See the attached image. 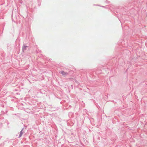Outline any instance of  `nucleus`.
Wrapping results in <instances>:
<instances>
[{
  "label": "nucleus",
  "instance_id": "obj_3",
  "mask_svg": "<svg viewBox=\"0 0 147 147\" xmlns=\"http://www.w3.org/2000/svg\"><path fill=\"white\" fill-rule=\"evenodd\" d=\"M23 129L22 130L20 131V134L19 136V138L21 136L22 134H23Z\"/></svg>",
  "mask_w": 147,
  "mask_h": 147
},
{
  "label": "nucleus",
  "instance_id": "obj_1",
  "mask_svg": "<svg viewBox=\"0 0 147 147\" xmlns=\"http://www.w3.org/2000/svg\"><path fill=\"white\" fill-rule=\"evenodd\" d=\"M61 73L63 76H66L68 74V73L65 72L63 71H61Z\"/></svg>",
  "mask_w": 147,
  "mask_h": 147
},
{
  "label": "nucleus",
  "instance_id": "obj_2",
  "mask_svg": "<svg viewBox=\"0 0 147 147\" xmlns=\"http://www.w3.org/2000/svg\"><path fill=\"white\" fill-rule=\"evenodd\" d=\"M27 47V46H26V45H23L22 47V50L23 51H25L26 50V47Z\"/></svg>",
  "mask_w": 147,
  "mask_h": 147
}]
</instances>
